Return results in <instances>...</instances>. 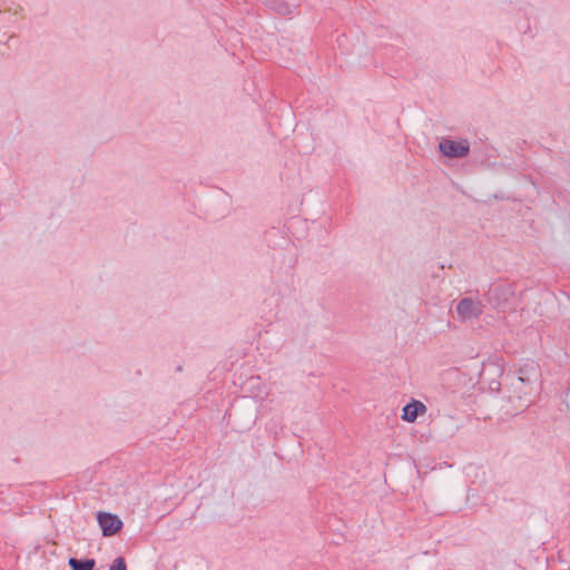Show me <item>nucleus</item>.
I'll list each match as a JSON object with an SVG mask.
<instances>
[{"mask_svg":"<svg viewBox=\"0 0 570 570\" xmlns=\"http://www.w3.org/2000/svg\"><path fill=\"white\" fill-rule=\"evenodd\" d=\"M513 295L514 291L510 284L500 283L492 285L484 294V298L493 308L504 312L509 307Z\"/></svg>","mask_w":570,"mask_h":570,"instance_id":"nucleus-1","label":"nucleus"},{"mask_svg":"<svg viewBox=\"0 0 570 570\" xmlns=\"http://www.w3.org/2000/svg\"><path fill=\"white\" fill-rule=\"evenodd\" d=\"M97 521L102 531L104 537H112L122 528V521L116 514L109 512H98Z\"/></svg>","mask_w":570,"mask_h":570,"instance_id":"nucleus-4","label":"nucleus"},{"mask_svg":"<svg viewBox=\"0 0 570 570\" xmlns=\"http://www.w3.org/2000/svg\"><path fill=\"white\" fill-rule=\"evenodd\" d=\"M109 570H127V566H126L125 559L122 557L116 558L112 561Z\"/></svg>","mask_w":570,"mask_h":570,"instance_id":"nucleus-8","label":"nucleus"},{"mask_svg":"<svg viewBox=\"0 0 570 570\" xmlns=\"http://www.w3.org/2000/svg\"><path fill=\"white\" fill-rule=\"evenodd\" d=\"M439 153L450 159H461L470 154V142L468 139L454 140L442 138L438 145Z\"/></svg>","mask_w":570,"mask_h":570,"instance_id":"nucleus-2","label":"nucleus"},{"mask_svg":"<svg viewBox=\"0 0 570 570\" xmlns=\"http://www.w3.org/2000/svg\"><path fill=\"white\" fill-rule=\"evenodd\" d=\"M68 564L71 570H94L96 561L94 559L70 558Z\"/></svg>","mask_w":570,"mask_h":570,"instance_id":"nucleus-7","label":"nucleus"},{"mask_svg":"<svg viewBox=\"0 0 570 570\" xmlns=\"http://www.w3.org/2000/svg\"><path fill=\"white\" fill-rule=\"evenodd\" d=\"M540 376V366L534 361L523 363L518 370V380L527 385L533 384Z\"/></svg>","mask_w":570,"mask_h":570,"instance_id":"nucleus-5","label":"nucleus"},{"mask_svg":"<svg viewBox=\"0 0 570 570\" xmlns=\"http://www.w3.org/2000/svg\"><path fill=\"white\" fill-rule=\"evenodd\" d=\"M455 311L463 320L479 318L483 313V303L471 297H464L458 303Z\"/></svg>","mask_w":570,"mask_h":570,"instance_id":"nucleus-3","label":"nucleus"},{"mask_svg":"<svg viewBox=\"0 0 570 570\" xmlns=\"http://www.w3.org/2000/svg\"><path fill=\"white\" fill-rule=\"evenodd\" d=\"M425 405L417 400H412L407 404H405L402 409V420L409 423L414 422L419 415L425 412Z\"/></svg>","mask_w":570,"mask_h":570,"instance_id":"nucleus-6","label":"nucleus"}]
</instances>
